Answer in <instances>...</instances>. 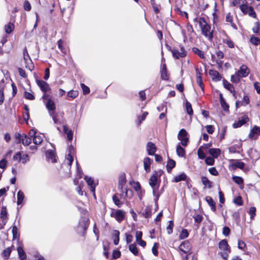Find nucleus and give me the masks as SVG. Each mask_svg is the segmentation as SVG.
Segmentation results:
<instances>
[{"mask_svg":"<svg viewBox=\"0 0 260 260\" xmlns=\"http://www.w3.org/2000/svg\"><path fill=\"white\" fill-rule=\"evenodd\" d=\"M194 22L199 23L201 29L202 34L211 41L213 37V30H211V26L207 23L205 18L203 17L196 18L194 19Z\"/></svg>","mask_w":260,"mask_h":260,"instance_id":"f257e3e1","label":"nucleus"},{"mask_svg":"<svg viewBox=\"0 0 260 260\" xmlns=\"http://www.w3.org/2000/svg\"><path fill=\"white\" fill-rule=\"evenodd\" d=\"M149 185L153 189V194L155 195L156 190H157L159 186V182L158 180V175L156 172H155L154 174L151 176L149 182Z\"/></svg>","mask_w":260,"mask_h":260,"instance_id":"f03ea898","label":"nucleus"},{"mask_svg":"<svg viewBox=\"0 0 260 260\" xmlns=\"http://www.w3.org/2000/svg\"><path fill=\"white\" fill-rule=\"evenodd\" d=\"M179 250L184 253H190L191 249V246L190 243L185 241L181 243L179 247Z\"/></svg>","mask_w":260,"mask_h":260,"instance_id":"7ed1b4c3","label":"nucleus"},{"mask_svg":"<svg viewBox=\"0 0 260 260\" xmlns=\"http://www.w3.org/2000/svg\"><path fill=\"white\" fill-rule=\"evenodd\" d=\"M111 216L114 217L119 222H121L125 216V212L121 210H117L115 212H112L111 213Z\"/></svg>","mask_w":260,"mask_h":260,"instance_id":"20e7f679","label":"nucleus"},{"mask_svg":"<svg viewBox=\"0 0 260 260\" xmlns=\"http://www.w3.org/2000/svg\"><path fill=\"white\" fill-rule=\"evenodd\" d=\"M37 83L40 88L41 90L44 92H46L51 90L49 84L45 81L37 80Z\"/></svg>","mask_w":260,"mask_h":260,"instance_id":"39448f33","label":"nucleus"},{"mask_svg":"<svg viewBox=\"0 0 260 260\" xmlns=\"http://www.w3.org/2000/svg\"><path fill=\"white\" fill-rule=\"evenodd\" d=\"M172 53L173 56L176 59H179L180 57H183L186 56V52L182 47L180 48V51L174 49L172 50Z\"/></svg>","mask_w":260,"mask_h":260,"instance_id":"423d86ee","label":"nucleus"},{"mask_svg":"<svg viewBox=\"0 0 260 260\" xmlns=\"http://www.w3.org/2000/svg\"><path fill=\"white\" fill-rule=\"evenodd\" d=\"M248 120L249 118L247 116H243L237 122H235L233 124V126L235 128L239 127L242 125L244 124L246 122L248 121Z\"/></svg>","mask_w":260,"mask_h":260,"instance_id":"0eeeda50","label":"nucleus"},{"mask_svg":"<svg viewBox=\"0 0 260 260\" xmlns=\"http://www.w3.org/2000/svg\"><path fill=\"white\" fill-rule=\"evenodd\" d=\"M146 148L148 154L150 155H154L156 150L155 145L152 142H148L147 143Z\"/></svg>","mask_w":260,"mask_h":260,"instance_id":"6e6552de","label":"nucleus"},{"mask_svg":"<svg viewBox=\"0 0 260 260\" xmlns=\"http://www.w3.org/2000/svg\"><path fill=\"white\" fill-rule=\"evenodd\" d=\"M237 72L240 75L241 77H245L248 75L249 70L246 66L242 65Z\"/></svg>","mask_w":260,"mask_h":260,"instance_id":"1a4fd4ad","label":"nucleus"},{"mask_svg":"<svg viewBox=\"0 0 260 260\" xmlns=\"http://www.w3.org/2000/svg\"><path fill=\"white\" fill-rule=\"evenodd\" d=\"M84 179L86 181L87 184L90 186L91 191L93 192V194L94 195L95 184L94 183L93 179L91 177H89L87 176H85Z\"/></svg>","mask_w":260,"mask_h":260,"instance_id":"9d476101","label":"nucleus"},{"mask_svg":"<svg viewBox=\"0 0 260 260\" xmlns=\"http://www.w3.org/2000/svg\"><path fill=\"white\" fill-rule=\"evenodd\" d=\"M260 134V127L257 126H254L253 128L250 131L249 134V137L251 139L256 138L255 135H259Z\"/></svg>","mask_w":260,"mask_h":260,"instance_id":"9b49d317","label":"nucleus"},{"mask_svg":"<svg viewBox=\"0 0 260 260\" xmlns=\"http://www.w3.org/2000/svg\"><path fill=\"white\" fill-rule=\"evenodd\" d=\"M153 161V160L149 157H145L144 159V167L146 172H150V166Z\"/></svg>","mask_w":260,"mask_h":260,"instance_id":"f8f14e48","label":"nucleus"},{"mask_svg":"<svg viewBox=\"0 0 260 260\" xmlns=\"http://www.w3.org/2000/svg\"><path fill=\"white\" fill-rule=\"evenodd\" d=\"M126 182V179L125 177V175H122L119 177V181H118V189L120 190V191L121 192H123V186L125 184Z\"/></svg>","mask_w":260,"mask_h":260,"instance_id":"ddd939ff","label":"nucleus"},{"mask_svg":"<svg viewBox=\"0 0 260 260\" xmlns=\"http://www.w3.org/2000/svg\"><path fill=\"white\" fill-rule=\"evenodd\" d=\"M219 247L222 250L230 252V246L226 240H222L219 242Z\"/></svg>","mask_w":260,"mask_h":260,"instance_id":"4468645a","label":"nucleus"},{"mask_svg":"<svg viewBox=\"0 0 260 260\" xmlns=\"http://www.w3.org/2000/svg\"><path fill=\"white\" fill-rule=\"evenodd\" d=\"M197 72V82L199 86L201 87L202 90H204V84L202 80V77L200 72L198 69H196Z\"/></svg>","mask_w":260,"mask_h":260,"instance_id":"2eb2a0df","label":"nucleus"},{"mask_svg":"<svg viewBox=\"0 0 260 260\" xmlns=\"http://www.w3.org/2000/svg\"><path fill=\"white\" fill-rule=\"evenodd\" d=\"M205 200L208 203L209 205L211 206V210L213 212H215L216 211L215 203L212 198L211 197L207 196L206 197Z\"/></svg>","mask_w":260,"mask_h":260,"instance_id":"dca6fc26","label":"nucleus"},{"mask_svg":"<svg viewBox=\"0 0 260 260\" xmlns=\"http://www.w3.org/2000/svg\"><path fill=\"white\" fill-rule=\"evenodd\" d=\"M46 107L49 111H54L55 109V105L52 100L45 102Z\"/></svg>","mask_w":260,"mask_h":260,"instance_id":"f3484780","label":"nucleus"},{"mask_svg":"<svg viewBox=\"0 0 260 260\" xmlns=\"http://www.w3.org/2000/svg\"><path fill=\"white\" fill-rule=\"evenodd\" d=\"M14 248V246H12L11 247H8L6 249H5V250H4L2 253L3 256L5 258L8 259L9 257V256L10 255V253H11L12 249Z\"/></svg>","mask_w":260,"mask_h":260,"instance_id":"a211bd4d","label":"nucleus"},{"mask_svg":"<svg viewBox=\"0 0 260 260\" xmlns=\"http://www.w3.org/2000/svg\"><path fill=\"white\" fill-rule=\"evenodd\" d=\"M221 151L218 148H211L209 150V153L213 157L217 158L220 155Z\"/></svg>","mask_w":260,"mask_h":260,"instance_id":"6ab92c4d","label":"nucleus"},{"mask_svg":"<svg viewBox=\"0 0 260 260\" xmlns=\"http://www.w3.org/2000/svg\"><path fill=\"white\" fill-rule=\"evenodd\" d=\"M88 226V223L87 220L84 219L82 222H79V225L78 227V231L81 230L85 231Z\"/></svg>","mask_w":260,"mask_h":260,"instance_id":"aec40b11","label":"nucleus"},{"mask_svg":"<svg viewBox=\"0 0 260 260\" xmlns=\"http://www.w3.org/2000/svg\"><path fill=\"white\" fill-rule=\"evenodd\" d=\"M209 74L212 77L213 80H215L216 81H219L221 79V77L219 74V73L214 70H210Z\"/></svg>","mask_w":260,"mask_h":260,"instance_id":"412c9836","label":"nucleus"},{"mask_svg":"<svg viewBox=\"0 0 260 260\" xmlns=\"http://www.w3.org/2000/svg\"><path fill=\"white\" fill-rule=\"evenodd\" d=\"M187 178V176L184 173H182L176 176L173 181L175 182H178L181 181H184Z\"/></svg>","mask_w":260,"mask_h":260,"instance_id":"4be33fe9","label":"nucleus"},{"mask_svg":"<svg viewBox=\"0 0 260 260\" xmlns=\"http://www.w3.org/2000/svg\"><path fill=\"white\" fill-rule=\"evenodd\" d=\"M223 84L224 87L232 93H235V89L233 85L228 82L227 81L223 80Z\"/></svg>","mask_w":260,"mask_h":260,"instance_id":"5701e85b","label":"nucleus"},{"mask_svg":"<svg viewBox=\"0 0 260 260\" xmlns=\"http://www.w3.org/2000/svg\"><path fill=\"white\" fill-rule=\"evenodd\" d=\"M1 218L2 219L3 222L5 224L7 221V212L5 207H3L0 213Z\"/></svg>","mask_w":260,"mask_h":260,"instance_id":"b1692460","label":"nucleus"},{"mask_svg":"<svg viewBox=\"0 0 260 260\" xmlns=\"http://www.w3.org/2000/svg\"><path fill=\"white\" fill-rule=\"evenodd\" d=\"M232 167L233 168L235 167L239 168L240 169H242L244 168L245 166V164L243 162L239 160H234V162L232 164Z\"/></svg>","mask_w":260,"mask_h":260,"instance_id":"393cba45","label":"nucleus"},{"mask_svg":"<svg viewBox=\"0 0 260 260\" xmlns=\"http://www.w3.org/2000/svg\"><path fill=\"white\" fill-rule=\"evenodd\" d=\"M46 156L51 159L52 162L56 161L55 154L53 150H49L46 152Z\"/></svg>","mask_w":260,"mask_h":260,"instance_id":"a878e982","label":"nucleus"},{"mask_svg":"<svg viewBox=\"0 0 260 260\" xmlns=\"http://www.w3.org/2000/svg\"><path fill=\"white\" fill-rule=\"evenodd\" d=\"M19 256L21 260H24L26 258V255L21 247H17Z\"/></svg>","mask_w":260,"mask_h":260,"instance_id":"bb28decb","label":"nucleus"},{"mask_svg":"<svg viewBox=\"0 0 260 260\" xmlns=\"http://www.w3.org/2000/svg\"><path fill=\"white\" fill-rule=\"evenodd\" d=\"M176 162L173 159H170L167 165V168L168 172L170 173L173 168H174L175 166Z\"/></svg>","mask_w":260,"mask_h":260,"instance_id":"cd10ccee","label":"nucleus"},{"mask_svg":"<svg viewBox=\"0 0 260 260\" xmlns=\"http://www.w3.org/2000/svg\"><path fill=\"white\" fill-rule=\"evenodd\" d=\"M119 232L117 230H114L113 236L114 238V244L116 245H118L119 241Z\"/></svg>","mask_w":260,"mask_h":260,"instance_id":"c85d7f7f","label":"nucleus"},{"mask_svg":"<svg viewBox=\"0 0 260 260\" xmlns=\"http://www.w3.org/2000/svg\"><path fill=\"white\" fill-rule=\"evenodd\" d=\"M31 139L27 137V136L23 134L22 135V138L21 142L24 145H28L31 143Z\"/></svg>","mask_w":260,"mask_h":260,"instance_id":"c756f323","label":"nucleus"},{"mask_svg":"<svg viewBox=\"0 0 260 260\" xmlns=\"http://www.w3.org/2000/svg\"><path fill=\"white\" fill-rule=\"evenodd\" d=\"M176 153L180 157H183L185 155V150L180 145H178L176 148Z\"/></svg>","mask_w":260,"mask_h":260,"instance_id":"7c9ffc66","label":"nucleus"},{"mask_svg":"<svg viewBox=\"0 0 260 260\" xmlns=\"http://www.w3.org/2000/svg\"><path fill=\"white\" fill-rule=\"evenodd\" d=\"M241 77L240 75L238 72H236L235 74L231 76V81L237 83L240 81Z\"/></svg>","mask_w":260,"mask_h":260,"instance_id":"2f4dec72","label":"nucleus"},{"mask_svg":"<svg viewBox=\"0 0 260 260\" xmlns=\"http://www.w3.org/2000/svg\"><path fill=\"white\" fill-rule=\"evenodd\" d=\"M220 101L221 105L222 108L224 109V110L228 111L229 110V106L226 104L225 101L222 97V95L221 94H220Z\"/></svg>","mask_w":260,"mask_h":260,"instance_id":"473e14b6","label":"nucleus"},{"mask_svg":"<svg viewBox=\"0 0 260 260\" xmlns=\"http://www.w3.org/2000/svg\"><path fill=\"white\" fill-rule=\"evenodd\" d=\"M202 183L205 186L210 188L212 187V182L206 177H202Z\"/></svg>","mask_w":260,"mask_h":260,"instance_id":"72a5a7b5","label":"nucleus"},{"mask_svg":"<svg viewBox=\"0 0 260 260\" xmlns=\"http://www.w3.org/2000/svg\"><path fill=\"white\" fill-rule=\"evenodd\" d=\"M129 250L135 255H137L138 254V250L135 243L131 244L129 245Z\"/></svg>","mask_w":260,"mask_h":260,"instance_id":"f704fd0d","label":"nucleus"},{"mask_svg":"<svg viewBox=\"0 0 260 260\" xmlns=\"http://www.w3.org/2000/svg\"><path fill=\"white\" fill-rule=\"evenodd\" d=\"M14 28V25L12 23H9L5 26V30L7 34H10Z\"/></svg>","mask_w":260,"mask_h":260,"instance_id":"c9c22d12","label":"nucleus"},{"mask_svg":"<svg viewBox=\"0 0 260 260\" xmlns=\"http://www.w3.org/2000/svg\"><path fill=\"white\" fill-rule=\"evenodd\" d=\"M24 194L21 191L19 190L17 192V204L20 205L22 203L23 199H24Z\"/></svg>","mask_w":260,"mask_h":260,"instance_id":"e433bc0d","label":"nucleus"},{"mask_svg":"<svg viewBox=\"0 0 260 260\" xmlns=\"http://www.w3.org/2000/svg\"><path fill=\"white\" fill-rule=\"evenodd\" d=\"M151 209L149 207H146L145 209L144 212L143 213V215L144 216L145 218H149L151 216Z\"/></svg>","mask_w":260,"mask_h":260,"instance_id":"4c0bfd02","label":"nucleus"},{"mask_svg":"<svg viewBox=\"0 0 260 260\" xmlns=\"http://www.w3.org/2000/svg\"><path fill=\"white\" fill-rule=\"evenodd\" d=\"M187 132L186 131V130L184 128H182L179 131V132L178 133V139H181L184 138H187Z\"/></svg>","mask_w":260,"mask_h":260,"instance_id":"58836bf2","label":"nucleus"},{"mask_svg":"<svg viewBox=\"0 0 260 260\" xmlns=\"http://www.w3.org/2000/svg\"><path fill=\"white\" fill-rule=\"evenodd\" d=\"M185 108H186V112L189 115H192V114L193 110H192V107H191V104L190 103H189L188 101L186 102V103H185Z\"/></svg>","mask_w":260,"mask_h":260,"instance_id":"ea45409f","label":"nucleus"},{"mask_svg":"<svg viewBox=\"0 0 260 260\" xmlns=\"http://www.w3.org/2000/svg\"><path fill=\"white\" fill-rule=\"evenodd\" d=\"M43 141L42 137L39 135L34 136L33 138V142L36 145L40 144Z\"/></svg>","mask_w":260,"mask_h":260,"instance_id":"a19ab883","label":"nucleus"},{"mask_svg":"<svg viewBox=\"0 0 260 260\" xmlns=\"http://www.w3.org/2000/svg\"><path fill=\"white\" fill-rule=\"evenodd\" d=\"M217 56L218 57V59L216 62L217 63L221 64H222V61L220 60V59H222L224 57L223 53L221 51H218L216 53Z\"/></svg>","mask_w":260,"mask_h":260,"instance_id":"79ce46f5","label":"nucleus"},{"mask_svg":"<svg viewBox=\"0 0 260 260\" xmlns=\"http://www.w3.org/2000/svg\"><path fill=\"white\" fill-rule=\"evenodd\" d=\"M129 184L133 186L136 191H138L141 188L140 184L138 182H136L134 181H131L129 182Z\"/></svg>","mask_w":260,"mask_h":260,"instance_id":"37998d69","label":"nucleus"},{"mask_svg":"<svg viewBox=\"0 0 260 260\" xmlns=\"http://www.w3.org/2000/svg\"><path fill=\"white\" fill-rule=\"evenodd\" d=\"M226 21L231 23L232 26L234 28H237L236 25L233 23V18L230 13H228L225 17Z\"/></svg>","mask_w":260,"mask_h":260,"instance_id":"c03bdc74","label":"nucleus"},{"mask_svg":"<svg viewBox=\"0 0 260 260\" xmlns=\"http://www.w3.org/2000/svg\"><path fill=\"white\" fill-rule=\"evenodd\" d=\"M78 95V91L77 90H71L68 92V96L72 98L75 99Z\"/></svg>","mask_w":260,"mask_h":260,"instance_id":"a18cd8bd","label":"nucleus"},{"mask_svg":"<svg viewBox=\"0 0 260 260\" xmlns=\"http://www.w3.org/2000/svg\"><path fill=\"white\" fill-rule=\"evenodd\" d=\"M113 201L115 204L117 205L118 207H120L122 205V203L120 201L118 198L116 196V194L114 195L112 197Z\"/></svg>","mask_w":260,"mask_h":260,"instance_id":"49530a36","label":"nucleus"},{"mask_svg":"<svg viewBox=\"0 0 260 260\" xmlns=\"http://www.w3.org/2000/svg\"><path fill=\"white\" fill-rule=\"evenodd\" d=\"M70 153H69L67 156H66V160H67V164L69 165V166H71L73 162V156H72L71 155V150H70Z\"/></svg>","mask_w":260,"mask_h":260,"instance_id":"de8ad7c7","label":"nucleus"},{"mask_svg":"<svg viewBox=\"0 0 260 260\" xmlns=\"http://www.w3.org/2000/svg\"><path fill=\"white\" fill-rule=\"evenodd\" d=\"M198 155L200 159H204L205 158V154L204 151L202 150V147H200L198 150Z\"/></svg>","mask_w":260,"mask_h":260,"instance_id":"09e8293b","label":"nucleus"},{"mask_svg":"<svg viewBox=\"0 0 260 260\" xmlns=\"http://www.w3.org/2000/svg\"><path fill=\"white\" fill-rule=\"evenodd\" d=\"M188 236V233L186 229L182 230L181 234H180L179 238L181 239H183Z\"/></svg>","mask_w":260,"mask_h":260,"instance_id":"8fccbe9b","label":"nucleus"},{"mask_svg":"<svg viewBox=\"0 0 260 260\" xmlns=\"http://www.w3.org/2000/svg\"><path fill=\"white\" fill-rule=\"evenodd\" d=\"M173 226H174L173 221L172 220L169 221V224L167 228V232L169 234H171L172 233Z\"/></svg>","mask_w":260,"mask_h":260,"instance_id":"3c124183","label":"nucleus"},{"mask_svg":"<svg viewBox=\"0 0 260 260\" xmlns=\"http://www.w3.org/2000/svg\"><path fill=\"white\" fill-rule=\"evenodd\" d=\"M214 161V157H207L205 159V162L207 165H213Z\"/></svg>","mask_w":260,"mask_h":260,"instance_id":"603ef678","label":"nucleus"},{"mask_svg":"<svg viewBox=\"0 0 260 260\" xmlns=\"http://www.w3.org/2000/svg\"><path fill=\"white\" fill-rule=\"evenodd\" d=\"M233 180L235 183H236L238 184H241L243 183V180L242 178L240 177L233 176Z\"/></svg>","mask_w":260,"mask_h":260,"instance_id":"864d4df0","label":"nucleus"},{"mask_svg":"<svg viewBox=\"0 0 260 260\" xmlns=\"http://www.w3.org/2000/svg\"><path fill=\"white\" fill-rule=\"evenodd\" d=\"M250 42L255 45H257L260 43V39L258 37H252L250 38Z\"/></svg>","mask_w":260,"mask_h":260,"instance_id":"5fc2aeb1","label":"nucleus"},{"mask_svg":"<svg viewBox=\"0 0 260 260\" xmlns=\"http://www.w3.org/2000/svg\"><path fill=\"white\" fill-rule=\"evenodd\" d=\"M81 87L82 89L84 94H86L89 93L90 89L88 87L86 86L84 84L81 83Z\"/></svg>","mask_w":260,"mask_h":260,"instance_id":"6e6d98bb","label":"nucleus"},{"mask_svg":"<svg viewBox=\"0 0 260 260\" xmlns=\"http://www.w3.org/2000/svg\"><path fill=\"white\" fill-rule=\"evenodd\" d=\"M193 51L195 53L198 54L201 58H204V53L197 48H193Z\"/></svg>","mask_w":260,"mask_h":260,"instance_id":"4d7b16f0","label":"nucleus"},{"mask_svg":"<svg viewBox=\"0 0 260 260\" xmlns=\"http://www.w3.org/2000/svg\"><path fill=\"white\" fill-rule=\"evenodd\" d=\"M21 161L22 164H25L29 160V156L27 154H23L21 156Z\"/></svg>","mask_w":260,"mask_h":260,"instance_id":"13d9d810","label":"nucleus"},{"mask_svg":"<svg viewBox=\"0 0 260 260\" xmlns=\"http://www.w3.org/2000/svg\"><path fill=\"white\" fill-rule=\"evenodd\" d=\"M31 7L29 3V2L27 0H25L24 4V9L25 10L29 11L31 10Z\"/></svg>","mask_w":260,"mask_h":260,"instance_id":"bf43d9fd","label":"nucleus"},{"mask_svg":"<svg viewBox=\"0 0 260 260\" xmlns=\"http://www.w3.org/2000/svg\"><path fill=\"white\" fill-rule=\"evenodd\" d=\"M21 153L20 152H17L15 155L13 156V159L14 160L17 161L18 162L21 161Z\"/></svg>","mask_w":260,"mask_h":260,"instance_id":"052dcab7","label":"nucleus"},{"mask_svg":"<svg viewBox=\"0 0 260 260\" xmlns=\"http://www.w3.org/2000/svg\"><path fill=\"white\" fill-rule=\"evenodd\" d=\"M24 96L28 100H33L35 99V96L34 95L28 92H25Z\"/></svg>","mask_w":260,"mask_h":260,"instance_id":"680f3d73","label":"nucleus"},{"mask_svg":"<svg viewBox=\"0 0 260 260\" xmlns=\"http://www.w3.org/2000/svg\"><path fill=\"white\" fill-rule=\"evenodd\" d=\"M42 99L45 103L48 101L52 100V96L50 94L45 92L43 96H42Z\"/></svg>","mask_w":260,"mask_h":260,"instance_id":"e2e57ef3","label":"nucleus"},{"mask_svg":"<svg viewBox=\"0 0 260 260\" xmlns=\"http://www.w3.org/2000/svg\"><path fill=\"white\" fill-rule=\"evenodd\" d=\"M161 78L165 80H167L168 79V76L167 74V71L161 70Z\"/></svg>","mask_w":260,"mask_h":260,"instance_id":"0e129e2a","label":"nucleus"},{"mask_svg":"<svg viewBox=\"0 0 260 260\" xmlns=\"http://www.w3.org/2000/svg\"><path fill=\"white\" fill-rule=\"evenodd\" d=\"M125 235L126 237V243L127 244L131 243L133 239V236L127 233H125Z\"/></svg>","mask_w":260,"mask_h":260,"instance_id":"69168bd1","label":"nucleus"},{"mask_svg":"<svg viewBox=\"0 0 260 260\" xmlns=\"http://www.w3.org/2000/svg\"><path fill=\"white\" fill-rule=\"evenodd\" d=\"M209 172H210V173L211 175H214V176H217L218 175V171L214 167L210 168L209 169Z\"/></svg>","mask_w":260,"mask_h":260,"instance_id":"338daca9","label":"nucleus"},{"mask_svg":"<svg viewBox=\"0 0 260 260\" xmlns=\"http://www.w3.org/2000/svg\"><path fill=\"white\" fill-rule=\"evenodd\" d=\"M120 252L118 250H114L112 254V257L114 259L118 258L120 256Z\"/></svg>","mask_w":260,"mask_h":260,"instance_id":"774afa93","label":"nucleus"}]
</instances>
